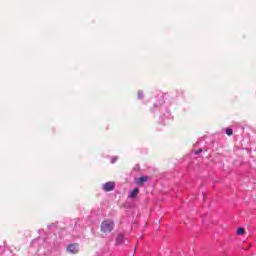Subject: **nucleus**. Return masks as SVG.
I'll list each match as a JSON object with an SVG mask.
<instances>
[{"mask_svg": "<svg viewBox=\"0 0 256 256\" xmlns=\"http://www.w3.org/2000/svg\"><path fill=\"white\" fill-rule=\"evenodd\" d=\"M139 195V188H135L131 193H130V198L135 199Z\"/></svg>", "mask_w": 256, "mask_h": 256, "instance_id": "obj_6", "label": "nucleus"}, {"mask_svg": "<svg viewBox=\"0 0 256 256\" xmlns=\"http://www.w3.org/2000/svg\"><path fill=\"white\" fill-rule=\"evenodd\" d=\"M237 235H245V228H238Z\"/></svg>", "mask_w": 256, "mask_h": 256, "instance_id": "obj_7", "label": "nucleus"}, {"mask_svg": "<svg viewBox=\"0 0 256 256\" xmlns=\"http://www.w3.org/2000/svg\"><path fill=\"white\" fill-rule=\"evenodd\" d=\"M147 181H149V177L148 176H142L138 179L137 185H143Z\"/></svg>", "mask_w": 256, "mask_h": 256, "instance_id": "obj_5", "label": "nucleus"}, {"mask_svg": "<svg viewBox=\"0 0 256 256\" xmlns=\"http://www.w3.org/2000/svg\"><path fill=\"white\" fill-rule=\"evenodd\" d=\"M226 135H228L229 137H231V135H233V130L230 128L226 129Z\"/></svg>", "mask_w": 256, "mask_h": 256, "instance_id": "obj_8", "label": "nucleus"}, {"mask_svg": "<svg viewBox=\"0 0 256 256\" xmlns=\"http://www.w3.org/2000/svg\"><path fill=\"white\" fill-rule=\"evenodd\" d=\"M203 153V149H199L195 151V155H201Z\"/></svg>", "mask_w": 256, "mask_h": 256, "instance_id": "obj_9", "label": "nucleus"}, {"mask_svg": "<svg viewBox=\"0 0 256 256\" xmlns=\"http://www.w3.org/2000/svg\"><path fill=\"white\" fill-rule=\"evenodd\" d=\"M113 227H115V224H113V221L104 220L101 223V232L102 233H111L113 231Z\"/></svg>", "mask_w": 256, "mask_h": 256, "instance_id": "obj_1", "label": "nucleus"}, {"mask_svg": "<svg viewBox=\"0 0 256 256\" xmlns=\"http://www.w3.org/2000/svg\"><path fill=\"white\" fill-rule=\"evenodd\" d=\"M123 241H125V236L123 234H119L116 238V245H122Z\"/></svg>", "mask_w": 256, "mask_h": 256, "instance_id": "obj_4", "label": "nucleus"}, {"mask_svg": "<svg viewBox=\"0 0 256 256\" xmlns=\"http://www.w3.org/2000/svg\"><path fill=\"white\" fill-rule=\"evenodd\" d=\"M66 249L68 253H71L72 255H77V253H79V244H69Z\"/></svg>", "mask_w": 256, "mask_h": 256, "instance_id": "obj_2", "label": "nucleus"}, {"mask_svg": "<svg viewBox=\"0 0 256 256\" xmlns=\"http://www.w3.org/2000/svg\"><path fill=\"white\" fill-rule=\"evenodd\" d=\"M115 189V182H106L103 185V190L106 192L113 191Z\"/></svg>", "mask_w": 256, "mask_h": 256, "instance_id": "obj_3", "label": "nucleus"}]
</instances>
